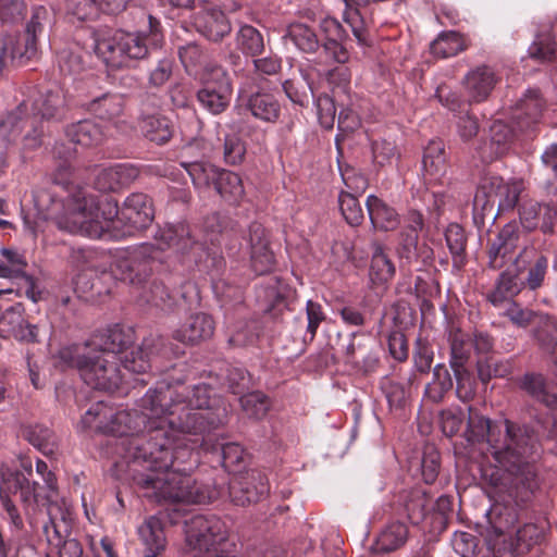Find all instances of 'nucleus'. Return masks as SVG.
Here are the masks:
<instances>
[{"label": "nucleus", "instance_id": "f257e3e1", "mask_svg": "<svg viewBox=\"0 0 557 557\" xmlns=\"http://www.w3.org/2000/svg\"><path fill=\"white\" fill-rule=\"evenodd\" d=\"M207 384L183 381L149 388L132 410H114L98 401L82 417L83 429L116 437L115 454L134 468L143 496L156 503L208 504L215 494L189 472L199 463L198 448L209 449L210 433L226 420L213 407Z\"/></svg>", "mask_w": 557, "mask_h": 557}, {"label": "nucleus", "instance_id": "f03ea898", "mask_svg": "<svg viewBox=\"0 0 557 557\" xmlns=\"http://www.w3.org/2000/svg\"><path fill=\"white\" fill-rule=\"evenodd\" d=\"M467 411L466 440L486 442L498 463L484 473L487 487L497 495L509 493L518 499H529L541 483L542 448L534 430L507 419L491 421L471 406Z\"/></svg>", "mask_w": 557, "mask_h": 557}, {"label": "nucleus", "instance_id": "7ed1b4c3", "mask_svg": "<svg viewBox=\"0 0 557 557\" xmlns=\"http://www.w3.org/2000/svg\"><path fill=\"white\" fill-rule=\"evenodd\" d=\"M134 342L131 327L114 325L84 344L63 347L58 352L62 369L75 368L84 382L101 391H115L126 381L125 372L145 374L156 352V338H145L141 345L127 349Z\"/></svg>", "mask_w": 557, "mask_h": 557}, {"label": "nucleus", "instance_id": "20e7f679", "mask_svg": "<svg viewBox=\"0 0 557 557\" xmlns=\"http://www.w3.org/2000/svg\"><path fill=\"white\" fill-rule=\"evenodd\" d=\"M487 494L494 503L485 515L490 525L485 539L456 531L451 537L455 553L460 557H512L528 553L539 542L541 531L534 523L521 524L519 505L533 495L521 500L509 493L494 494L491 487Z\"/></svg>", "mask_w": 557, "mask_h": 557}, {"label": "nucleus", "instance_id": "39448f33", "mask_svg": "<svg viewBox=\"0 0 557 557\" xmlns=\"http://www.w3.org/2000/svg\"><path fill=\"white\" fill-rule=\"evenodd\" d=\"M149 33H126L123 30L98 33L94 40L96 53L108 66L120 69L131 66L134 61L145 59L162 41L159 22L148 15Z\"/></svg>", "mask_w": 557, "mask_h": 557}, {"label": "nucleus", "instance_id": "423d86ee", "mask_svg": "<svg viewBox=\"0 0 557 557\" xmlns=\"http://www.w3.org/2000/svg\"><path fill=\"white\" fill-rule=\"evenodd\" d=\"M96 207V197L78 188L61 201L52 200L46 218L52 219L60 231L100 238L103 227Z\"/></svg>", "mask_w": 557, "mask_h": 557}, {"label": "nucleus", "instance_id": "0eeeda50", "mask_svg": "<svg viewBox=\"0 0 557 557\" xmlns=\"http://www.w3.org/2000/svg\"><path fill=\"white\" fill-rule=\"evenodd\" d=\"M157 251L153 244L143 243L121 252L112 268L114 277L138 292L151 278Z\"/></svg>", "mask_w": 557, "mask_h": 557}, {"label": "nucleus", "instance_id": "6e6552de", "mask_svg": "<svg viewBox=\"0 0 557 557\" xmlns=\"http://www.w3.org/2000/svg\"><path fill=\"white\" fill-rule=\"evenodd\" d=\"M141 301L149 304L164 312H173L181 307V301L190 305L197 300L196 286L190 282L182 284L180 296L173 293L162 281L150 278L138 292Z\"/></svg>", "mask_w": 557, "mask_h": 557}, {"label": "nucleus", "instance_id": "1a4fd4ad", "mask_svg": "<svg viewBox=\"0 0 557 557\" xmlns=\"http://www.w3.org/2000/svg\"><path fill=\"white\" fill-rule=\"evenodd\" d=\"M28 102L23 101L18 107L0 117V139L3 141L15 140L22 132H25L24 141L27 148H36L41 144L44 128L35 126L36 119L26 116Z\"/></svg>", "mask_w": 557, "mask_h": 557}, {"label": "nucleus", "instance_id": "9d476101", "mask_svg": "<svg viewBox=\"0 0 557 557\" xmlns=\"http://www.w3.org/2000/svg\"><path fill=\"white\" fill-rule=\"evenodd\" d=\"M270 487L265 474L256 469L234 475L230 481L228 492L237 506L256 504L269 494Z\"/></svg>", "mask_w": 557, "mask_h": 557}, {"label": "nucleus", "instance_id": "9b49d317", "mask_svg": "<svg viewBox=\"0 0 557 557\" xmlns=\"http://www.w3.org/2000/svg\"><path fill=\"white\" fill-rule=\"evenodd\" d=\"M46 506L49 521L44 524V533L48 543L59 546L64 536H67L71 528V511L65 499L59 494H46L40 504Z\"/></svg>", "mask_w": 557, "mask_h": 557}, {"label": "nucleus", "instance_id": "f8f14e48", "mask_svg": "<svg viewBox=\"0 0 557 557\" xmlns=\"http://www.w3.org/2000/svg\"><path fill=\"white\" fill-rule=\"evenodd\" d=\"M518 273L524 274L521 283L524 288L536 292L545 284L548 273V258L534 247H524L513 260Z\"/></svg>", "mask_w": 557, "mask_h": 557}, {"label": "nucleus", "instance_id": "ddd939ff", "mask_svg": "<svg viewBox=\"0 0 557 557\" xmlns=\"http://www.w3.org/2000/svg\"><path fill=\"white\" fill-rule=\"evenodd\" d=\"M154 210L150 198L143 193L129 195L121 209V222L126 233L133 234L147 228L153 221Z\"/></svg>", "mask_w": 557, "mask_h": 557}, {"label": "nucleus", "instance_id": "4468645a", "mask_svg": "<svg viewBox=\"0 0 557 557\" xmlns=\"http://www.w3.org/2000/svg\"><path fill=\"white\" fill-rule=\"evenodd\" d=\"M160 242L158 249L168 247L182 255H193L195 261L200 258L203 250V244L195 238L191 227L184 222L168 225L162 230Z\"/></svg>", "mask_w": 557, "mask_h": 557}, {"label": "nucleus", "instance_id": "2eb2a0df", "mask_svg": "<svg viewBox=\"0 0 557 557\" xmlns=\"http://www.w3.org/2000/svg\"><path fill=\"white\" fill-rule=\"evenodd\" d=\"M545 101L536 89H529L524 96L517 102L512 113V122L522 133L533 132L541 122Z\"/></svg>", "mask_w": 557, "mask_h": 557}, {"label": "nucleus", "instance_id": "dca6fc26", "mask_svg": "<svg viewBox=\"0 0 557 557\" xmlns=\"http://www.w3.org/2000/svg\"><path fill=\"white\" fill-rule=\"evenodd\" d=\"M448 170V157L445 143L440 138L431 139L423 149L422 175L430 185L442 184Z\"/></svg>", "mask_w": 557, "mask_h": 557}, {"label": "nucleus", "instance_id": "f3484780", "mask_svg": "<svg viewBox=\"0 0 557 557\" xmlns=\"http://www.w3.org/2000/svg\"><path fill=\"white\" fill-rule=\"evenodd\" d=\"M320 28L324 34L322 54L326 61L346 63L349 53L343 42L347 37V30L333 17H325L321 21Z\"/></svg>", "mask_w": 557, "mask_h": 557}, {"label": "nucleus", "instance_id": "a211bd4d", "mask_svg": "<svg viewBox=\"0 0 557 557\" xmlns=\"http://www.w3.org/2000/svg\"><path fill=\"white\" fill-rule=\"evenodd\" d=\"M249 245L251 267L257 274L269 273L275 263L264 227L253 222L249 226Z\"/></svg>", "mask_w": 557, "mask_h": 557}, {"label": "nucleus", "instance_id": "6ab92c4d", "mask_svg": "<svg viewBox=\"0 0 557 557\" xmlns=\"http://www.w3.org/2000/svg\"><path fill=\"white\" fill-rule=\"evenodd\" d=\"M138 175L139 170L128 163L99 168L94 180V187L101 193L115 191L133 183Z\"/></svg>", "mask_w": 557, "mask_h": 557}, {"label": "nucleus", "instance_id": "aec40b11", "mask_svg": "<svg viewBox=\"0 0 557 557\" xmlns=\"http://www.w3.org/2000/svg\"><path fill=\"white\" fill-rule=\"evenodd\" d=\"M518 132L521 133L516 125L510 126L502 121H495L490 128V141L479 147L482 161L492 162L505 154Z\"/></svg>", "mask_w": 557, "mask_h": 557}, {"label": "nucleus", "instance_id": "412c9836", "mask_svg": "<svg viewBox=\"0 0 557 557\" xmlns=\"http://www.w3.org/2000/svg\"><path fill=\"white\" fill-rule=\"evenodd\" d=\"M28 110L26 116L30 120L36 119L35 126H39V123L50 120L60 121L63 116V96L60 91L48 90L40 94L34 101H28Z\"/></svg>", "mask_w": 557, "mask_h": 557}, {"label": "nucleus", "instance_id": "4be33fe9", "mask_svg": "<svg viewBox=\"0 0 557 557\" xmlns=\"http://www.w3.org/2000/svg\"><path fill=\"white\" fill-rule=\"evenodd\" d=\"M198 33L211 41H220L231 33V22L222 10L208 8L198 12L194 18Z\"/></svg>", "mask_w": 557, "mask_h": 557}, {"label": "nucleus", "instance_id": "5701e85b", "mask_svg": "<svg viewBox=\"0 0 557 557\" xmlns=\"http://www.w3.org/2000/svg\"><path fill=\"white\" fill-rule=\"evenodd\" d=\"M520 240V228L516 221H511L503 226L497 236L490 243L488 258L490 265L497 269L504 264L498 262V258L504 260L510 256L518 247Z\"/></svg>", "mask_w": 557, "mask_h": 557}, {"label": "nucleus", "instance_id": "b1692460", "mask_svg": "<svg viewBox=\"0 0 557 557\" xmlns=\"http://www.w3.org/2000/svg\"><path fill=\"white\" fill-rule=\"evenodd\" d=\"M497 82L496 73L487 65H479L472 69L463 78L466 91L470 100L474 102L487 99Z\"/></svg>", "mask_w": 557, "mask_h": 557}, {"label": "nucleus", "instance_id": "393cba45", "mask_svg": "<svg viewBox=\"0 0 557 557\" xmlns=\"http://www.w3.org/2000/svg\"><path fill=\"white\" fill-rule=\"evenodd\" d=\"M520 389L548 408L557 409V389L539 372H527L518 381Z\"/></svg>", "mask_w": 557, "mask_h": 557}, {"label": "nucleus", "instance_id": "a878e982", "mask_svg": "<svg viewBox=\"0 0 557 557\" xmlns=\"http://www.w3.org/2000/svg\"><path fill=\"white\" fill-rule=\"evenodd\" d=\"M139 539L145 546L143 557H162L166 547L162 521L151 516L138 528Z\"/></svg>", "mask_w": 557, "mask_h": 557}, {"label": "nucleus", "instance_id": "bb28decb", "mask_svg": "<svg viewBox=\"0 0 557 557\" xmlns=\"http://www.w3.org/2000/svg\"><path fill=\"white\" fill-rule=\"evenodd\" d=\"M214 332V322L206 313L193 314L184 325L174 331L173 338L184 344H196L208 339Z\"/></svg>", "mask_w": 557, "mask_h": 557}, {"label": "nucleus", "instance_id": "cd10ccee", "mask_svg": "<svg viewBox=\"0 0 557 557\" xmlns=\"http://www.w3.org/2000/svg\"><path fill=\"white\" fill-rule=\"evenodd\" d=\"M138 124L141 134L158 145L168 143L173 136L172 122L159 112H143Z\"/></svg>", "mask_w": 557, "mask_h": 557}, {"label": "nucleus", "instance_id": "c85d7f7f", "mask_svg": "<svg viewBox=\"0 0 557 557\" xmlns=\"http://www.w3.org/2000/svg\"><path fill=\"white\" fill-rule=\"evenodd\" d=\"M524 289L521 280L515 270L502 272L496 280L494 288L486 294V299L494 306L500 307Z\"/></svg>", "mask_w": 557, "mask_h": 557}, {"label": "nucleus", "instance_id": "c756f323", "mask_svg": "<svg viewBox=\"0 0 557 557\" xmlns=\"http://www.w3.org/2000/svg\"><path fill=\"white\" fill-rule=\"evenodd\" d=\"M366 206L375 230L388 232L399 225V215L396 210L375 195L368 196Z\"/></svg>", "mask_w": 557, "mask_h": 557}, {"label": "nucleus", "instance_id": "7c9ffc66", "mask_svg": "<svg viewBox=\"0 0 557 557\" xmlns=\"http://www.w3.org/2000/svg\"><path fill=\"white\" fill-rule=\"evenodd\" d=\"M396 273L395 264L386 249L380 243L371 245V262L369 276L373 284L383 285L389 282Z\"/></svg>", "mask_w": 557, "mask_h": 557}, {"label": "nucleus", "instance_id": "2f4dec72", "mask_svg": "<svg viewBox=\"0 0 557 557\" xmlns=\"http://www.w3.org/2000/svg\"><path fill=\"white\" fill-rule=\"evenodd\" d=\"M497 205L496 198L494 196V190L492 189L488 177H485L481 181L476 193L473 199V218L474 221L484 224L486 219H491L494 223L497 219L498 211L495 212V207Z\"/></svg>", "mask_w": 557, "mask_h": 557}, {"label": "nucleus", "instance_id": "473e14b6", "mask_svg": "<svg viewBox=\"0 0 557 557\" xmlns=\"http://www.w3.org/2000/svg\"><path fill=\"white\" fill-rule=\"evenodd\" d=\"M488 180L494 190L498 212L512 210L517 206L523 190L522 183L517 181L505 183L497 176H491Z\"/></svg>", "mask_w": 557, "mask_h": 557}, {"label": "nucleus", "instance_id": "72a5a7b5", "mask_svg": "<svg viewBox=\"0 0 557 557\" xmlns=\"http://www.w3.org/2000/svg\"><path fill=\"white\" fill-rule=\"evenodd\" d=\"M284 39L289 40L299 51L305 53H314L322 46L315 30L304 23L290 24Z\"/></svg>", "mask_w": 557, "mask_h": 557}, {"label": "nucleus", "instance_id": "f704fd0d", "mask_svg": "<svg viewBox=\"0 0 557 557\" xmlns=\"http://www.w3.org/2000/svg\"><path fill=\"white\" fill-rule=\"evenodd\" d=\"M66 136L73 144L84 147L99 145L103 140V132L101 127L91 120H83L67 126Z\"/></svg>", "mask_w": 557, "mask_h": 557}, {"label": "nucleus", "instance_id": "c9c22d12", "mask_svg": "<svg viewBox=\"0 0 557 557\" xmlns=\"http://www.w3.org/2000/svg\"><path fill=\"white\" fill-rule=\"evenodd\" d=\"M463 36L455 30L442 32L430 45L434 57L446 59L457 55L467 49Z\"/></svg>", "mask_w": 557, "mask_h": 557}, {"label": "nucleus", "instance_id": "e433bc0d", "mask_svg": "<svg viewBox=\"0 0 557 557\" xmlns=\"http://www.w3.org/2000/svg\"><path fill=\"white\" fill-rule=\"evenodd\" d=\"M213 451H220L223 468L234 475L244 472L248 461V454L237 443H225L212 446Z\"/></svg>", "mask_w": 557, "mask_h": 557}, {"label": "nucleus", "instance_id": "4c0bfd02", "mask_svg": "<svg viewBox=\"0 0 557 557\" xmlns=\"http://www.w3.org/2000/svg\"><path fill=\"white\" fill-rule=\"evenodd\" d=\"M90 54L77 45L64 48L58 58L59 67L63 75H79L88 63Z\"/></svg>", "mask_w": 557, "mask_h": 557}, {"label": "nucleus", "instance_id": "58836bf2", "mask_svg": "<svg viewBox=\"0 0 557 557\" xmlns=\"http://www.w3.org/2000/svg\"><path fill=\"white\" fill-rule=\"evenodd\" d=\"M247 108L251 114L264 122H274L280 115V103L271 95L267 92H257L251 95Z\"/></svg>", "mask_w": 557, "mask_h": 557}, {"label": "nucleus", "instance_id": "ea45409f", "mask_svg": "<svg viewBox=\"0 0 557 557\" xmlns=\"http://www.w3.org/2000/svg\"><path fill=\"white\" fill-rule=\"evenodd\" d=\"M448 342L450 346L449 366L451 370L466 368L471 354L469 336L459 329H453L449 331Z\"/></svg>", "mask_w": 557, "mask_h": 557}, {"label": "nucleus", "instance_id": "a19ab883", "mask_svg": "<svg viewBox=\"0 0 557 557\" xmlns=\"http://www.w3.org/2000/svg\"><path fill=\"white\" fill-rule=\"evenodd\" d=\"M197 188L214 187L220 169L205 161H181Z\"/></svg>", "mask_w": 557, "mask_h": 557}, {"label": "nucleus", "instance_id": "79ce46f5", "mask_svg": "<svg viewBox=\"0 0 557 557\" xmlns=\"http://www.w3.org/2000/svg\"><path fill=\"white\" fill-rule=\"evenodd\" d=\"M214 189L230 203H237L245 194L240 176L227 170H220Z\"/></svg>", "mask_w": 557, "mask_h": 557}, {"label": "nucleus", "instance_id": "37998d69", "mask_svg": "<svg viewBox=\"0 0 557 557\" xmlns=\"http://www.w3.org/2000/svg\"><path fill=\"white\" fill-rule=\"evenodd\" d=\"M232 94L233 89L202 87L197 92V100L210 113L220 114L228 107Z\"/></svg>", "mask_w": 557, "mask_h": 557}, {"label": "nucleus", "instance_id": "c03bdc74", "mask_svg": "<svg viewBox=\"0 0 557 557\" xmlns=\"http://www.w3.org/2000/svg\"><path fill=\"white\" fill-rule=\"evenodd\" d=\"M453 379L447 367L444 363H438L433 369L432 382L425 386V397L433 403H440L453 388Z\"/></svg>", "mask_w": 557, "mask_h": 557}, {"label": "nucleus", "instance_id": "a18cd8bd", "mask_svg": "<svg viewBox=\"0 0 557 557\" xmlns=\"http://www.w3.org/2000/svg\"><path fill=\"white\" fill-rule=\"evenodd\" d=\"M405 509L411 523L419 524L434 509V503L424 491L414 490L409 494L405 503Z\"/></svg>", "mask_w": 557, "mask_h": 557}, {"label": "nucleus", "instance_id": "49530a36", "mask_svg": "<svg viewBox=\"0 0 557 557\" xmlns=\"http://www.w3.org/2000/svg\"><path fill=\"white\" fill-rule=\"evenodd\" d=\"M180 60L189 75H198L210 57L198 44L190 41L178 48Z\"/></svg>", "mask_w": 557, "mask_h": 557}, {"label": "nucleus", "instance_id": "de8ad7c7", "mask_svg": "<svg viewBox=\"0 0 557 557\" xmlns=\"http://www.w3.org/2000/svg\"><path fill=\"white\" fill-rule=\"evenodd\" d=\"M89 110L101 120H113L123 111L124 100L117 94H104L89 103Z\"/></svg>", "mask_w": 557, "mask_h": 557}, {"label": "nucleus", "instance_id": "09e8293b", "mask_svg": "<svg viewBox=\"0 0 557 557\" xmlns=\"http://www.w3.org/2000/svg\"><path fill=\"white\" fill-rule=\"evenodd\" d=\"M408 539V528L403 522L388 524L376 540V548L380 552L389 553L401 547Z\"/></svg>", "mask_w": 557, "mask_h": 557}, {"label": "nucleus", "instance_id": "8fccbe9b", "mask_svg": "<svg viewBox=\"0 0 557 557\" xmlns=\"http://www.w3.org/2000/svg\"><path fill=\"white\" fill-rule=\"evenodd\" d=\"M445 238L453 256V264L460 269L466 260L467 237L465 230L459 224H449L445 232Z\"/></svg>", "mask_w": 557, "mask_h": 557}, {"label": "nucleus", "instance_id": "3c124183", "mask_svg": "<svg viewBox=\"0 0 557 557\" xmlns=\"http://www.w3.org/2000/svg\"><path fill=\"white\" fill-rule=\"evenodd\" d=\"M196 77L201 81L202 87L233 89L231 77L226 70L211 60L203 65Z\"/></svg>", "mask_w": 557, "mask_h": 557}, {"label": "nucleus", "instance_id": "603ef678", "mask_svg": "<svg viewBox=\"0 0 557 557\" xmlns=\"http://www.w3.org/2000/svg\"><path fill=\"white\" fill-rule=\"evenodd\" d=\"M283 89L292 102L301 107L307 106L310 98H314L308 76L304 73L298 78L286 79L283 83Z\"/></svg>", "mask_w": 557, "mask_h": 557}, {"label": "nucleus", "instance_id": "864d4df0", "mask_svg": "<svg viewBox=\"0 0 557 557\" xmlns=\"http://www.w3.org/2000/svg\"><path fill=\"white\" fill-rule=\"evenodd\" d=\"M236 42L238 49L247 55L256 57L264 50L263 36L258 29L250 25L240 27L236 36Z\"/></svg>", "mask_w": 557, "mask_h": 557}, {"label": "nucleus", "instance_id": "5fc2aeb1", "mask_svg": "<svg viewBox=\"0 0 557 557\" xmlns=\"http://www.w3.org/2000/svg\"><path fill=\"white\" fill-rule=\"evenodd\" d=\"M556 52V42L549 28L539 33L528 49L530 58L540 62H547L553 59Z\"/></svg>", "mask_w": 557, "mask_h": 557}, {"label": "nucleus", "instance_id": "6e6d98bb", "mask_svg": "<svg viewBox=\"0 0 557 557\" xmlns=\"http://www.w3.org/2000/svg\"><path fill=\"white\" fill-rule=\"evenodd\" d=\"M25 436L33 446L38 448L45 455L53 454L57 447V437L54 433L45 425L36 424L29 426L25 431Z\"/></svg>", "mask_w": 557, "mask_h": 557}, {"label": "nucleus", "instance_id": "4d7b16f0", "mask_svg": "<svg viewBox=\"0 0 557 557\" xmlns=\"http://www.w3.org/2000/svg\"><path fill=\"white\" fill-rule=\"evenodd\" d=\"M259 333L258 321H240L236 324L228 343L235 347H246L257 342Z\"/></svg>", "mask_w": 557, "mask_h": 557}, {"label": "nucleus", "instance_id": "13d9d810", "mask_svg": "<svg viewBox=\"0 0 557 557\" xmlns=\"http://www.w3.org/2000/svg\"><path fill=\"white\" fill-rule=\"evenodd\" d=\"M14 492H20V499L26 508L40 505L44 496L38 492V483L28 480L23 474H16L13 479Z\"/></svg>", "mask_w": 557, "mask_h": 557}, {"label": "nucleus", "instance_id": "bf43d9fd", "mask_svg": "<svg viewBox=\"0 0 557 557\" xmlns=\"http://www.w3.org/2000/svg\"><path fill=\"white\" fill-rule=\"evenodd\" d=\"M239 403L245 414L253 419H262L270 408L269 398L261 392L243 395Z\"/></svg>", "mask_w": 557, "mask_h": 557}, {"label": "nucleus", "instance_id": "052dcab7", "mask_svg": "<svg viewBox=\"0 0 557 557\" xmlns=\"http://www.w3.org/2000/svg\"><path fill=\"white\" fill-rule=\"evenodd\" d=\"M338 202L346 222L351 226L360 225L364 215L357 196L352 193L342 191L338 196Z\"/></svg>", "mask_w": 557, "mask_h": 557}, {"label": "nucleus", "instance_id": "680f3d73", "mask_svg": "<svg viewBox=\"0 0 557 557\" xmlns=\"http://www.w3.org/2000/svg\"><path fill=\"white\" fill-rule=\"evenodd\" d=\"M0 277L2 278H20L22 281L21 288L24 289L26 297L34 302L38 300L39 293L36 292L35 278L25 273L24 270H18L15 267L0 262Z\"/></svg>", "mask_w": 557, "mask_h": 557}, {"label": "nucleus", "instance_id": "e2e57ef3", "mask_svg": "<svg viewBox=\"0 0 557 557\" xmlns=\"http://www.w3.org/2000/svg\"><path fill=\"white\" fill-rule=\"evenodd\" d=\"M476 370L479 379L484 384L492 377H504L509 373L508 364L493 358L479 359Z\"/></svg>", "mask_w": 557, "mask_h": 557}, {"label": "nucleus", "instance_id": "0e129e2a", "mask_svg": "<svg viewBox=\"0 0 557 557\" xmlns=\"http://www.w3.org/2000/svg\"><path fill=\"white\" fill-rule=\"evenodd\" d=\"M465 417V411L459 407L442 410L440 421L443 433L449 437L456 435L463 424Z\"/></svg>", "mask_w": 557, "mask_h": 557}, {"label": "nucleus", "instance_id": "69168bd1", "mask_svg": "<svg viewBox=\"0 0 557 557\" xmlns=\"http://www.w3.org/2000/svg\"><path fill=\"white\" fill-rule=\"evenodd\" d=\"M456 379V396L463 403L471 400L475 395V382L467 368L453 369Z\"/></svg>", "mask_w": 557, "mask_h": 557}, {"label": "nucleus", "instance_id": "338daca9", "mask_svg": "<svg viewBox=\"0 0 557 557\" xmlns=\"http://www.w3.org/2000/svg\"><path fill=\"white\" fill-rule=\"evenodd\" d=\"M339 65L330 69L321 70L317 69L320 76L325 77L327 83L333 87L346 92L350 85L351 74L345 63H338Z\"/></svg>", "mask_w": 557, "mask_h": 557}, {"label": "nucleus", "instance_id": "774afa93", "mask_svg": "<svg viewBox=\"0 0 557 557\" xmlns=\"http://www.w3.org/2000/svg\"><path fill=\"white\" fill-rule=\"evenodd\" d=\"M65 10L69 16L85 21L95 17L100 9L97 0H66Z\"/></svg>", "mask_w": 557, "mask_h": 557}]
</instances>
